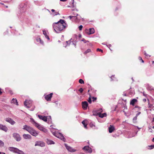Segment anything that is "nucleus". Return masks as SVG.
Instances as JSON below:
<instances>
[{
    "label": "nucleus",
    "instance_id": "1",
    "mask_svg": "<svg viewBox=\"0 0 154 154\" xmlns=\"http://www.w3.org/2000/svg\"><path fill=\"white\" fill-rule=\"evenodd\" d=\"M52 26L54 31L57 33L61 32L67 26L65 21L62 19H60L57 23H53Z\"/></svg>",
    "mask_w": 154,
    "mask_h": 154
},
{
    "label": "nucleus",
    "instance_id": "2",
    "mask_svg": "<svg viewBox=\"0 0 154 154\" xmlns=\"http://www.w3.org/2000/svg\"><path fill=\"white\" fill-rule=\"evenodd\" d=\"M32 101L31 100H26L24 102V105L27 108L29 109L31 111H33L35 109V107L32 106Z\"/></svg>",
    "mask_w": 154,
    "mask_h": 154
},
{
    "label": "nucleus",
    "instance_id": "3",
    "mask_svg": "<svg viewBox=\"0 0 154 154\" xmlns=\"http://www.w3.org/2000/svg\"><path fill=\"white\" fill-rule=\"evenodd\" d=\"M35 126L37 127L39 130L46 133L47 132V130L44 128L42 125L36 123L35 121H33Z\"/></svg>",
    "mask_w": 154,
    "mask_h": 154
},
{
    "label": "nucleus",
    "instance_id": "4",
    "mask_svg": "<svg viewBox=\"0 0 154 154\" xmlns=\"http://www.w3.org/2000/svg\"><path fill=\"white\" fill-rule=\"evenodd\" d=\"M53 134L57 137L60 139L64 142L65 141V139L61 133H59L58 132L55 131L53 133Z\"/></svg>",
    "mask_w": 154,
    "mask_h": 154
},
{
    "label": "nucleus",
    "instance_id": "5",
    "mask_svg": "<svg viewBox=\"0 0 154 154\" xmlns=\"http://www.w3.org/2000/svg\"><path fill=\"white\" fill-rule=\"evenodd\" d=\"M38 116L40 119L42 120L45 122H47L48 119V122H50L51 120L50 116H48V118H47V117L45 116L38 115Z\"/></svg>",
    "mask_w": 154,
    "mask_h": 154
},
{
    "label": "nucleus",
    "instance_id": "6",
    "mask_svg": "<svg viewBox=\"0 0 154 154\" xmlns=\"http://www.w3.org/2000/svg\"><path fill=\"white\" fill-rule=\"evenodd\" d=\"M13 137L17 141H19L21 140V137L20 134L17 133H14L13 134Z\"/></svg>",
    "mask_w": 154,
    "mask_h": 154
},
{
    "label": "nucleus",
    "instance_id": "7",
    "mask_svg": "<svg viewBox=\"0 0 154 154\" xmlns=\"http://www.w3.org/2000/svg\"><path fill=\"white\" fill-rule=\"evenodd\" d=\"M35 146L44 147L45 146V143L41 141H37L35 142Z\"/></svg>",
    "mask_w": 154,
    "mask_h": 154
},
{
    "label": "nucleus",
    "instance_id": "8",
    "mask_svg": "<svg viewBox=\"0 0 154 154\" xmlns=\"http://www.w3.org/2000/svg\"><path fill=\"white\" fill-rule=\"evenodd\" d=\"M26 9L25 8H22L20 9V14H21L20 17L23 18L25 16L24 12L26 11Z\"/></svg>",
    "mask_w": 154,
    "mask_h": 154
},
{
    "label": "nucleus",
    "instance_id": "9",
    "mask_svg": "<svg viewBox=\"0 0 154 154\" xmlns=\"http://www.w3.org/2000/svg\"><path fill=\"white\" fill-rule=\"evenodd\" d=\"M65 146L66 149L70 152H74L76 151V149H73L70 146H67L66 144H65Z\"/></svg>",
    "mask_w": 154,
    "mask_h": 154
},
{
    "label": "nucleus",
    "instance_id": "10",
    "mask_svg": "<svg viewBox=\"0 0 154 154\" xmlns=\"http://www.w3.org/2000/svg\"><path fill=\"white\" fill-rule=\"evenodd\" d=\"M31 135H32L36 136H37L38 134L36 131L32 128L30 131L29 132Z\"/></svg>",
    "mask_w": 154,
    "mask_h": 154
},
{
    "label": "nucleus",
    "instance_id": "11",
    "mask_svg": "<svg viewBox=\"0 0 154 154\" xmlns=\"http://www.w3.org/2000/svg\"><path fill=\"white\" fill-rule=\"evenodd\" d=\"M83 149L89 153H91L92 152L91 148L89 147L88 146H85L83 148Z\"/></svg>",
    "mask_w": 154,
    "mask_h": 154
},
{
    "label": "nucleus",
    "instance_id": "12",
    "mask_svg": "<svg viewBox=\"0 0 154 154\" xmlns=\"http://www.w3.org/2000/svg\"><path fill=\"white\" fill-rule=\"evenodd\" d=\"M53 94V93H51L49 94L45 95V99L47 101H50L51 100V99L52 97Z\"/></svg>",
    "mask_w": 154,
    "mask_h": 154
},
{
    "label": "nucleus",
    "instance_id": "13",
    "mask_svg": "<svg viewBox=\"0 0 154 154\" xmlns=\"http://www.w3.org/2000/svg\"><path fill=\"white\" fill-rule=\"evenodd\" d=\"M8 150L11 152L14 153H17L18 149L17 148L10 147L8 148Z\"/></svg>",
    "mask_w": 154,
    "mask_h": 154
},
{
    "label": "nucleus",
    "instance_id": "14",
    "mask_svg": "<svg viewBox=\"0 0 154 154\" xmlns=\"http://www.w3.org/2000/svg\"><path fill=\"white\" fill-rule=\"evenodd\" d=\"M5 120L6 121L10 123L12 125H14L15 123V122L11 119L9 118H6L5 119Z\"/></svg>",
    "mask_w": 154,
    "mask_h": 154
},
{
    "label": "nucleus",
    "instance_id": "15",
    "mask_svg": "<svg viewBox=\"0 0 154 154\" xmlns=\"http://www.w3.org/2000/svg\"><path fill=\"white\" fill-rule=\"evenodd\" d=\"M74 15H75V14H74ZM76 16H75V17H74V21L78 22L79 21L81 18L80 16L78 15V14H76Z\"/></svg>",
    "mask_w": 154,
    "mask_h": 154
},
{
    "label": "nucleus",
    "instance_id": "16",
    "mask_svg": "<svg viewBox=\"0 0 154 154\" xmlns=\"http://www.w3.org/2000/svg\"><path fill=\"white\" fill-rule=\"evenodd\" d=\"M0 129L6 132L8 129V128L5 125H3L0 124Z\"/></svg>",
    "mask_w": 154,
    "mask_h": 154
},
{
    "label": "nucleus",
    "instance_id": "17",
    "mask_svg": "<svg viewBox=\"0 0 154 154\" xmlns=\"http://www.w3.org/2000/svg\"><path fill=\"white\" fill-rule=\"evenodd\" d=\"M86 32L88 34H91L94 32V30L93 28H90L89 30H87Z\"/></svg>",
    "mask_w": 154,
    "mask_h": 154
},
{
    "label": "nucleus",
    "instance_id": "18",
    "mask_svg": "<svg viewBox=\"0 0 154 154\" xmlns=\"http://www.w3.org/2000/svg\"><path fill=\"white\" fill-rule=\"evenodd\" d=\"M82 106L83 109H87L88 106V103L87 101L83 102L82 103Z\"/></svg>",
    "mask_w": 154,
    "mask_h": 154
},
{
    "label": "nucleus",
    "instance_id": "19",
    "mask_svg": "<svg viewBox=\"0 0 154 154\" xmlns=\"http://www.w3.org/2000/svg\"><path fill=\"white\" fill-rule=\"evenodd\" d=\"M32 128V127L26 125L23 126V129L29 132Z\"/></svg>",
    "mask_w": 154,
    "mask_h": 154
},
{
    "label": "nucleus",
    "instance_id": "20",
    "mask_svg": "<svg viewBox=\"0 0 154 154\" xmlns=\"http://www.w3.org/2000/svg\"><path fill=\"white\" fill-rule=\"evenodd\" d=\"M23 137L25 139H31V136L28 134H24L23 135Z\"/></svg>",
    "mask_w": 154,
    "mask_h": 154
},
{
    "label": "nucleus",
    "instance_id": "21",
    "mask_svg": "<svg viewBox=\"0 0 154 154\" xmlns=\"http://www.w3.org/2000/svg\"><path fill=\"white\" fill-rule=\"evenodd\" d=\"M43 34L45 36V37L46 38H47L48 40H49L50 39V38L48 36V33L45 30H43Z\"/></svg>",
    "mask_w": 154,
    "mask_h": 154
},
{
    "label": "nucleus",
    "instance_id": "22",
    "mask_svg": "<svg viewBox=\"0 0 154 154\" xmlns=\"http://www.w3.org/2000/svg\"><path fill=\"white\" fill-rule=\"evenodd\" d=\"M137 101V99H133L132 100H131L130 103V104L131 105H132L133 106H134V104L136 103Z\"/></svg>",
    "mask_w": 154,
    "mask_h": 154
},
{
    "label": "nucleus",
    "instance_id": "23",
    "mask_svg": "<svg viewBox=\"0 0 154 154\" xmlns=\"http://www.w3.org/2000/svg\"><path fill=\"white\" fill-rule=\"evenodd\" d=\"M82 124L84 126V127L85 128L87 129V121L86 120H85L82 122Z\"/></svg>",
    "mask_w": 154,
    "mask_h": 154
},
{
    "label": "nucleus",
    "instance_id": "24",
    "mask_svg": "<svg viewBox=\"0 0 154 154\" xmlns=\"http://www.w3.org/2000/svg\"><path fill=\"white\" fill-rule=\"evenodd\" d=\"M109 132L110 133H112L114 130V128L113 126L111 125L110 126V127L109 128Z\"/></svg>",
    "mask_w": 154,
    "mask_h": 154
},
{
    "label": "nucleus",
    "instance_id": "25",
    "mask_svg": "<svg viewBox=\"0 0 154 154\" xmlns=\"http://www.w3.org/2000/svg\"><path fill=\"white\" fill-rule=\"evenodd\" d=\"M11 103H14L17 105H18V103L17 101V100L16 99H13L11 102Z\"/></svg>",
    "mask_w": 154,
    "mask_h": 154
},
{
    "label": "nucleus",
    "instance_id": "26",
    "mask_svg": "<svg viewBox=\"0 0 154 154\" xmlns=\"http://www.w3.org/2000/svg\"><path fill=\"white\" fill-rule=\"evenodd\" d=\"M47 144L49 145L54 144L55 143L52 140H47Z\"/></svg>",
    "mask_w": 154,
    "mask_h": 154
},
{
    "label": "nucleus",
    "instance_id": "27",
    "mask_svg": "<svg viewBox=\"0 0 154 154\" xmlns=\"http://www.w3.org/2000/svg\"><path fill=\"white\" fill-rule=\"evenodd\" d=\"M106 116V113H103L102 114L100 113L99 115V117L101 118H103L104 117Z\"/></svg>",
    "mask_w": 154,
    "mask_h": 154
},
{
    "label": "nucleus",
    "instance_id": "28",
    "mask_svg": "<svg viewBox=\"0 0 154 154\" xmlns=\"http://www.w3.org/2000/svg\"><path fill=\"white\" fill-rule=\"evenodd\" d=\"M37 42H39L41 44L43 45V42L42 41L40 38H37L36 39Z\"/></svg>",
    "mask_w": 154,
    "mask_h": 154
},
{
    "label": "nucleus",
    "instance_id": "29",
    "mask_svg": "<svg viewBox=\"0 0 154 154\" xmlns=\"http://www.w3.org/2000/svg\"><path fill=\"white\" fill-rule=\"evenodd\" d=\"M17 153L18 154H25L24 152L22 151L19 150L18 149Z\"/></svg>",
    "mask_w": 154,
    "mask_h": 154
},
{
    "label": "nucleus",
    "instance_id": "30",
    "mask_svg": "<svg viewBox=\"0 0 154 154\" xmlns=\"http://www.w3.org/2000/svg\"><path fill=\"white\" fill-rule=\"evenodd\" d=\"M4 145V142L1 140H0V146L2 147Z\"/></svg>",
    "mask_w": 154,
    "mask_h": 154
},
{
    "label": "nucleus",
    "instance_id": "31",
    "mask_svg": "<svg viewBox=\"0 0 154 154\" xmlns=\"http://www.w3.org/2000/svg\"><path fill=\"white\" fill-rule=\"evenodd\" d=\"M79 82L81 84H83L84 83V81L81 79H80L79 80Z\"/></svg>",
    "mask_w": 154,
    "mask_h": 154
},
{
    "label": "nucleus",
    "instance_id": "32",
    "mask_svg": "<svg viewBox=\"0 0 154 154\" xmlns=\"http://www.w3.org/2000/svg\"><path fill=\"white\" fill-rule=\"evenodd\" d=\"M52 14L54 16L58 14L60 15V14L58 12H56V11H55L54 12V13Z\"/></svg>",
    "mask_w": 154,
    "mask_h": 154
},
{
    "label": "nucleus",
    "instance_id": "33",
    "mask_svg": "<svg viewBox=\"0 0 154 154\" xmlns=\"http://www.w3.org/2000/svg\"><path fill=\"white\" fill-rule=\"evenodd\" d=\"M91 50L90 49H88L86 51L84 52L85 54H86L87 53L90 52Z\"/></svg>",
    "mask_w": 154,
    "mask_h": 154
},
{
    "label": "nucleus",
    "instance_id": "34",
    "mask_svg": "<svg viewBox=\"0 0 154 154\" xmlns=\"http://www.w3.org/2000/svg\"><path fill=\"white\" fill-rule=\"evenodd\" d=\"M74 17H75V16H69L68 17L70 18V20H71L72 19V20H74Z\"/></svg>",
    "mask_w": 154,
    "mask_h": 154
},
{
    "label": "nucleus",
    "instance_id": "35",
    "mask_svg": "<svg viewBox=\"0 0 154 154\" xmlns=\"http://www.w3.org/2000/svg\"><path fill=\"white\" fill-rule=\"evenodd\" d=\"M137 119V116H136L135 117H134L133 119V121L134 122H135Z\"/></svg>",
    "mask_w": 154,
    "mask_h": 154
},
{
    "label": "nucleus",
    "instance_id": "36",
    "mask_svg": "<svg viewBox=\"0 0 154 154\" xmlns=\"http://www.w3.org/2000/svg\"><path fill=\"white\" fill-rule=\"evenodd\" d=\"M149 147H150L149 149H152L154 148V145H151L149 146Z\"/></svg>",
    "mask_w": 154,
    "mask_h": 154
},
{
    "label": "nucleus",
    "instance_id": "37",
    "mask_svg": "<svg viewBox=\"0 0 154 154\" xmlns=\"http://www.w3.org/2000/svg\"><path fill=\"white\" fill-rule=\"evenodd\" d=\"M81 41L83 42L84 43H86L87 42H88V41H86L85 39L83 38L82 40H81Z\"/></svg>",
    "mask_w": 154,
    "mask_h": 154
},
{
    "label": "nucleus",
    "instance_id": "38",
    "mask_svg": "<svg viewBox=\"0 0 154 154\" xmlns=\"http://www.w3.org/2000/svg\"><path fill=\"white\" fill-rule=\"evenodd\" d=\"M83 28V26L82 25H80L79 27V29L80 30H82V29Z\"/></svg>",
    "mask_w": 154,
    "mask_h": 154
},
{
    "label": "nucleus",
    "instance_id": "39",
    "mask_svg": "<svg viewBox=\"0 0 154 154\" xmlns=\"http://www.w3.org/2000/svg\"><path fill=\"white\" fill-rule=\"evenodd\" d=\"M88 102L90 103H91V99L90 97H89L88 98Z\"/></svg>",
    "mask_w": 154,
    "mask_h": 154
},
{
    "label": "nucleus",
    "instance_id": "40",
    "mask_svg": "<svg viewBox=\"0 0 154 154\" xmlns=\"http://www.w3.org/2000/svg\"><path fill=\"white\" fill-rule=\"evenodd\" d=\"M79 91H80V92L81 93H82V92L83 91V89L82 88H80L79 90Z\"/></svg>",
    "mask_w": 154,
    "mask_h": 154
},
{
    "label": "nucleus",
    "instance_id": "41",
    "mask_svg": "<svg viewBox=\"0 0 154 154\" xmlns=\"http://www.w3.org/2000/svg\"><path fill=\"white\" fill-rule=\"evenodd\" d=\"M92 99L93 101H94L96 100L97 99V98L94 97H92Z\"/></svg>",
    "mask_w": 154,
    "mask_h": 154
},
{
    "label": "nucleus",
    "instance_id": "42",
    "mask_svg": "<svg viewBox=\"0 0 154 154\" xmlns=\"http://www.w3.org/2000/svg\"><path fill=\"white\" fill-rule=\"evenodd\" d=\"M97 51H100L101 52H103V50L101 49H99V48H97Z\"/></svg>",
    "mask_w": 154,
    "mask_h": 154
},
{
    "label": "nucleus",
    "instance_id": "43",
    "mask_svg": "<svg viewBox=\"0 0 154 154\" xmlns=\"http://www.w3.org/2000/svg\"><path fill=\"white\" fill-rule=\"evenodd\" d=\"M149 131L150 132H152V130L151 128L150 127L149 128Z\"/></svg>",
    "mask_w": 154,
    "mask_h": 154
},
{
    "label": "nucleus",
    "instance_id": "44",
    "mask_svg": "<svg viewBox=\"0 0 154 154\" xmlns=\"http://www.w3.org/2000/svg\"><path fill=\"white\" fill-rule=\"evenodd\" d=\"M70 43V41H66V43H65V44H67V45L68 44H69Z\"/></svg>",
    "mask_w": 154,
    "mask_h": 154
},
{
    "label": "nucleus",
    "instance_id": "45",
    "mask_svg": "<svg viewBox=\"0 0 154 154\" xmlns=\"http://www.w3.org/2000/svg\"><path fill=\"white\" fill-rule=\"evenodd\" d=\"M144 54L147 57L148 56H149V57L150 56L148 54H147L145 52L144 53Z\"/></svg>",
    "mask_w": 154,
    "mask_h": 154
},
{
    "label": "nucleus",
    "instance_id": "46",
    "mask_svg": "<svg viewBox=\"0 0 154 154\" xmlns=\"http://www.w3.org/2000/svg\"><path fill=\"white\" fill-rule=\"evenodd\" d=\"M140 112H139L138 113H137L136 115V116H138L140 115Z\"/></svg>",
    "mask_w": 154,
    "mask_h": 154
},
{
    "label": "nucleus",
    "instance_id": "47",
    "mask_svg": "<svg viewBox=\"0 0 154 154\" xmlns=\"http://www.w3.org/2000/svg\"><path fill=\"white\" fill-rule=\"evenodd\" d=\"M139 60H142V58H141V57H139Z\"/></svg>",
    "mask_w": 154,
    "mask_h": 154
},
{
    "label": "nucleus",
    "instance_id": "48",
    "mask_svg": "<svg viewBox=\"0 0 154 154\" xmlns=\"http://www.w3.org/2000/svg\"><path fill=\"white\" fill-rule=\"evenodd\" d=\"M51 11L53 13L54 12H55V10L54 9H52L51 10Z\"/></svg>",
    "mask_w": 154,
    "mask_h": 154
},
{
    "label": "nucleus",
    "instance_id": "49",
    "mask_svg": "<svg viewBox=\"0 0 154 154\" xmlns=\"http://www.w3.org/2000/svg\"><path fill=\"white\" fill-rule=\"evenodd\" d=\"M152 123L153 124H154V118L153 119V120L152 121Z\"/></svg>",
    "mask_w": 154,
    "mask_h": 154
},
{
    "label": "nucleus",
    "instance_id": "50",
    "mask_svg": "<svg viewBox=\"0 0 154 154\" xmlns=\"http://www.w3.org/2000/svg\"><path fill=\"white\" fill-rule=\"evenodd\" d=\"M114 76L113 75H112L111 76V80H113V79H112V78H114Z\"/></svg>",
    "mask_w": 154,
    "mask_h": 154
},
{
    "label": "nucleus",
    "instance_id": "51",
    "mask_svg": "<svg viewBox=\"0 0 154 154\" xmlns=\"http://www.w3.org/2000/svg\"><path fill=\"white\" fill-rule=\"evenodd\" d=\"M0 154H6L4 152H0Z\"/></svg>",
    "mask_w": 154,
    "mask_h": 154
},
{
    "label": "nucleus",
    "instance_id": "52",
    "mask_svg": "<svg viewBox=\"0 0 154 154\" xmlns=\"http://www.w3.org/2000/svg\"><path fill=\"white\" fill-rule=\"evenodd\" d=\"M67 0H60V1L62 2H65V1H66Z\"/></svg>",
    "mask_w": 154,
    "mask_h": 154
},
{
    "label": "nucleus",
    "instance_id": "53",
    "mask_svg": "<svg viewBox=\"0 0 154 154\" xmlns=\"http://www.w3.org/2000/svg\"><path fill=\"white\" fill-rule=\"evenodd\" d=\"M102 109H99L100 112H102Z\"/></svg>",
    "mask_w": 154,
    "mask_h": 154
},
{
    "label": "nucleus",
    "instance_id": "54",
    "mask_svg": "<svg viewBox=\"0 0 154 154\" xmlns=\"http://www.w3.org/2000/svg\"><path fill=\"white\" fill-rule=\"evenodd\" d=\"M152 106V105H150L149 106V107L150 108H151V107Z\"/></svg>",
    "mask_w": 154,
    "mask_h": 154
},
{
    "label": "nucleus",
    "instance_id": "55",
    "mask_svg": "<svg viewBox=\"0 0 154 154\" xmlns=\"http://www.w3.org/2000/svg\"><path fill=\"white\" fill-rule=\"evenodd\" d=\"M141 61H142V62L143 63L144 62V61L143 60H141Z\"/></svg>",
    "mask_w": 154,
    "mask_h": 154
},
{
    "label": "nucleus",
    "instance_id": "56",
    "mask_svg": "<svg viewBox=\"0 0 154 154\" xmlns=\"http://www.w3.org/2000/svg\"><path fill=\"white\" fill-rule=\"evenodd\" d=\"M152 141L154 142V137L153 138L152 140Z\"/></svg>",
    "mask_w": 154,
    "mask_h": 154
},
{
    "label": "nucleus",
    "instance_id": "57",
    "mask_svg": "<svg viewBox=\"0 0 154 154\" xmlns=\"http://www.w3.org/2000/svg\"><path fill=\"white\" fill-rule=\"evenodd\" d=\"M143 95L144 96H146V94H145L144 93H143Z\"/></svg>",
    "mask_w": 154,
    "mask_h": 154
},
{
    "label": "nucleus",
    "instance_id": "58",
    "mask_svg": "<svg viewBox=\"0 0 154 154\" xmlns=\"http://www.w3.org/2000/svg\"><path fill=\"white\" fill-rule=\"evenodd\" d=\"M37 2H38V1H35V4H36V3H37Z\"/></svg>",
    "mask_w": 154,
    "mask_h": 154
},
{
    "label": "nucleus",
    "instance_id": "59",
    "mask_svg": "<svg viewBox=\"0 0 154 154\" xmlns=\"http://www.w3.org/2000/svg\"><path fill=\"white\" fill-rule=\"evenodd\" d=\"M154 109H153V108H152L151 109H150V110L152 109L153 110H154V106L153 107Z\"/></svg>",
    "mask_w": 154,
    "mask_h": 154
},
{
    "label": "nucleus",
    "instance_id": "60",
    "mask_svg": "<svg viewBox=\"0 0 154 154\" xmlns=\"http://www.w3.org/2000/svg\"><path fill=\"white\" fill-rule=\"evenodd\" d=\"M152 128H153V129H154V126H153L152 127Z\"/></svg>",
    "mask_w": 154,
    "mask_h": 154
},
{
    "label": "nucleus",
    "instance_id": "61",
    "mask_svg": "<svg viewBox=\"0 0 154 154\" xmlns=\"http://www.w3.org/2000/svg\"><path fill=\"white\" fill-rule=\"evenodd\" d=\"M143 100H145V101H146V99H144Z\"/></svg>",
    "mask_w": 154,
    "mask_h": 154
},
{
    "label": "nucleus",
    "instance_id": "62",
    "mask_svg": "<svg viewBox=\"0 0 154 154\" xmlns=\"http://www.w3.org/2000/svg\"><path fill=\"white\" fill-rule=\"evenodd\" d=\"M153 95H154V90L153 91Z\"/></svg>",
    "mask_w": 154,
    "mask_h": 154
},
{
    "label": "nucleus",
    "instance_id": "63",
    "mask_svg": "<svg viewBox=\"0 0 154 154\" xmlns=\"http://www.w3.org/2000/svg\"><path fill=\"white\" fill-rule=\"evenodd\" d=\"M152 63H154V61H152Z\"/></svg>",
    "mask_w": 154,
    "mask_h": 154
},
{
    "label": "nucleus",
    "instance_id": "64",
    "mask_svg": "<svg viewBox=\"0 0 154 154\" xmlns=\"http://www.w3.org/2000/svg\"><path fill=\"white\" fill-rule=\"evenodd\" d=\"M132 80L133 81V78H132Z\"/></svg>",
    "mask_w": 154,
    "mask_h": 154
}]
</instances>
